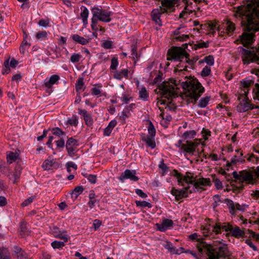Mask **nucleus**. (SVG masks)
Returning <instances> with one entry per match:
<instances>
[{"instance_id":"14","label":"nucleus","mask_w":259,"mask_h":259,"mask_svg":"<svg viewBox=\"0 0 259 259\" xmlns=\"http://www.w3.org/2000/svg\"><path fill=\"white\" fill-rule=\"evenodd\" d=\"M198 144L199 143L187 141L186 143L181 145V149L185 152L193 154Z\"/></svg>"},{"instance_id":"18","label":"nucleus","mask_w":259,"mask_h":259,"mask_svg":"<svg viewBox=\"0 0 259 259\" xmlns=\"http://www.w3.org/2000/svg\"><path fill=\"white\" fill-rule=\"evenodd\" d=\"M60 77L58 75L54 74L52 75L49 79H46L44 85L45 87L48 89L52 88L55 84H57Z\"/></svg>"},{"instance_id":"15","label":"nucleus","mask_w":259,"mask_h":259,"mask_svg":"<svg viewBox=\"0 0 259 259\" xmlns=\"http://www.w3.org/2000/svg\"><path fill=\"white\" fill-rule=\"evenodd\" d=\"M232 229L231 225L227 223L221 224L220 223H216L215 225L212 228V231L215 233V234H219L221 233V230H224L226 232L231 231Z\"/></svg>"},{"instance_id":"6","label":"nucleus","mask_w":259,"mask_h":259,"mask_svg":"<svg viewBox=\"0 0 259 259\" xmlns=\"http://www.w3.org/2000/svg\"><path fill=\"white\" fill-rule=\"evenodd\" d=\"M188 55L187 52L183 48L178 47H172L167 54L168 60H174L182 61L185 57Z\"/></svg>"},{"instance_id":"61","label":"nucleus","mask_w":259,"mask_h":259,"mask_svg":"<svg viewBox=\"0 0 259 259\" xmlns=\"http://www.w3.org/2000/svg\"><path fill=\"white\" fill-rule=\"evenodd\" d=\"M213 181L217 189H221L223 188L222 183L219 179L214 178Z\"/></svg>"},{"instance_id":"10","label":"nucleus","mask_w":259,"mask_h":259,"mask_svg":"<svg viewBox=\"0 0 259 259\" xmlns=\"http://www.w3.org/2000/svg\"><path fill=\"white\" fill-rule=\"evenodd\" d=\"M190 189L191 186L188 185L182 190H178L175 188H172L170 192L173 196H175L176 200L177 201H179L181 199L188 196V194L189 193V190Z\"/></svg>"},{"instance_id":"42","label":"nucleus","mask_w":259,"mask_h":259,"mask_svg":"<svg viewBox=\"0 0 259 259\" xmlns=\"http://www.w3.org/2000/svg\"><path fill=\"white\" fill-rule=\"evenodd\" d=\"M213 202L212 204V207L214 209L219 205L221 202L220 196L219 195H214L212 197Z\"/></svg>"},{"instance_id":"7","label":"nucleus","mask_w":259,"mask_h":259,"mask_svg":"<svg viewBox=\"0 0 259 259\" xmlns=\"http://www.w3.org/2000/svg\"><path fill=\"white\" fill-rule=\"evenodd\" d=\"M257 55L254 50H246L242 48V59L244 64H248L250 62H256L259 64V47L256 50Z\"/></svg>"},{"instance_id":"27","label":"nucleus","mask_w":259,"mask_h":259,"mask_svg":"<svg viewBox=\"0 0 259 259\" xmlns=\"http://www.w3.org/2000/svg\"><path fill=\"white\" fill-rule=\"evenodd\" d=\"M20 235L22 236L28 235L30 232L29 231L26 224L24 222H21L20 224Z\"/></svg>"},{"instance_id":"57","label":"nucleus","mask_w":259,"mask_h":259,"mask_svg":"<svg viewBox=\"0 0 259 259\" xmlns=\"http://www.w3.org/2000/svg\"><path fill=\"white\" fill-rule=\"evenodd\" d=\"M97 22L98 20L93 16V18L92 19L91 27L95 31H97L99 27V25H97Z\"/></svg>"},{"instance_id":"28","label":"nucleus","mask_w":259,"mask_h":259,"mask_svg":"<svg viewBox=\"0 0 259 259\" xmlns=\"http://www.w3.org/2000/svg\"><path fill=\"white\" fill-rule=\"evenodd\" d=\"M230 233L233 236L237 238L243 236L244 234L243 231H241L238 227H236L234 229L232 228Z\"/></svg>"},{"instance_id":"39","label":"nucleus","mask_w":259,"mask_h":259,"mask_svg":"<svg viewBox=\"0 0 259 259\" xmlns=\"http://www.w3.org/2000/svg\"><path fill=\"white\" fill-rule=\"evenodd\" d=\"M64 241H54L51 243V245L54 249H60L62 248L63 247L65 246Z\"/></svg>"},{"instance_id":"48","label":"nucleus","mask_w":259,"mask_h":259,"mask_svg":"<svg viewBox=\"0 0 259 259\" xmlns=\"http://www.w3.org/2000/svg\"><path fill=\"white\" fill-rule=\"evenodd\" d=\"M189 56V55L188 53V55L186 57H185L184 59H185L186 63H187L189 64V65H190V68L192 69L193 68V65L195 64V63L196 62L197 59L194 58L193 59H190L188 58Z\"/></svg>"},{"instance_id":"16","label":"nucleus","mask_w":259,"mask_h":259,"mask_svg":"<svg viewBox=\"0 0 259 259\" xmlns=\"http://www.w3.org/2000/svg\"><path fill=\"white\" fill-rule=\"evenodd\" d=\"M136 174L135 170L126 169L124 172L121 174L119 178V180L123 181L125 179H129L133 181H137L139 180V178L136 176Z\"/></svg>"},{"instance_id":"13","label":"nucleus","mask_w":259,"mask_h":259,"mask_svg":"<svg viewBox=\"0 0 259 259\" xmlns=\"http://www.w3.org/2000/svg\"><path fill=\"white\" fill-rule=\"evenodd\" d=\"M77 142L78 141L72 137L69 138L66 142V149L69 155L71 157H73L75 155V149L78 146Z\"/></svg>"},{"instance_id":"32","label":"nucleus","mask_w":259,"mask_h":259,"mask_svg":"<svg viewBox=\"0 0 259 259\" xmlns=\"http://www.w3.org/2000/svg\"><path fill=\"white\" fill-rule=\"evenodd\" d=\"M207 63L209 66H212L214 64V58L211 55H209L207 56H206L203 59L199 61V64L202 63Z\"/></svg>"},{"instance_id":"53","label":"nucleus","mask_w":259,"mask_h":259,"mask_svg":"<svg viewBox=\"0 0 259 259\" xmlns=\"http://www.w3.org/2000/svg\"><path fill=\"white\" fill-rule=\"evenodd\" d=\"M118 65V61L117 58L114 57L111 59V63L110 69L112 70H116Z\"/></svg>"},{"instance_id":"26","label":"nucleus","mask_w":259,"mask_h":259,"mask_svg":"<svg viewBox=\"0 0 259 259\" xmlns=\"http://www.w3.org/2000/svg\"><path fill=\"white\" fill-rule=\"evenodd\" d=\"M225 202L226 203L229 209L230 213L232 215H235L236 214V212H235V205L234 202L228 198L225 199Z\"/></svg>"},{"instance_id":"21","label":"nucleus","mask_w":259,"mask_h":259,"mask_svg":"<svg viewBox=\"0 0 259 259\" xmlns=\"http://www.w3.org/2000/svg\"><path fill=\"white\" fill-rule=\"evenodd\" d=\"M58 166V163L54 159H46L42 165L44 170H50L53 168H57Z\"/></svg>"},{"instance_id":"54","label":"nucleus","mask_w":259,"mask_h":259,"mask_svg":"<svg viewBox=\"0 0 259 259\" xmlns=\"http://www.w3.org/2000/svg\"><path fill=\"white\" fill-rule=\"evenodd\" d=\"M159 167L161 169L162 173L163 175L168 171V168L167 166V165L164 163L163 160L160 161V163L159 164Z\"/></svg>"},{"instance_id":"23","label":"nucleus","mask_w":259,"mask_h":259,"mask_svg":"<svg viewBox=\"0 0 259 259\" xmlns=\"http://www.w3.org/2000/svg\"><path fill=\"white\" fill-rule=\"evenodd\" d=\"M117 121L115 120H111L108 126L104 130V135L109 136L111 133L113 128L116 126Z\"/></svg>"},{"instance_id":"62","label":"nucleus","mask_w":259,"mask_h":259,"mask_svg":"<svg viewBox=\"0 0 259 259\" xmlns=\"http://www.w3.org/2000/svg\"><path fill=\"white\" fill-rule=\"evenodd\" d=\"M15 257L17 259H27V255L26 253L23 250H22Z\"/></svg>"},{"instance_id":"45","label":"nucleus","mask_w":259,"mask_h":259,"mask_svg":"<svg viewBox=\"0 0 259 259\" xmlns=\"http://www.w3.org/2000/svg\"><path fill=\"white\" fill-rule=\"evenodd\" d=\"M135 202L137 206L148 207V208H150L152 206L151 203L145 201H136Z\"/></svg>"},{"instance_id":"44","label":"nucleus","mask_w":259,"mask_h":259,"mask_svg":"<svg viewBox=\"0 0 259 259\" xmlns=\"http://www.w3.org/2000/svg\"><path fill=\"white\" fill-rule=\"evenodd\" d=\"M18 158V155L16 153L11 152L7 156V160L8 162L10 163H12L14 161H16Z\"/></svg>"},{"instance_id":"12","label":"nucleus","mask_w":259,"mask_h":259,"mask_svg":"<svg viewBox=\"0 0 259 259\" xmlns=\"http://www.w3.org/2000/svg\"><path fill=\"white\" fill-rule=\"evenodd\" d=\"M51 232L55 237L62 239L64 242H67L70 238L65 230H61L56 226L53 227Z\"/></svg>"},{"instance_id":"35","label":"nucleus","mask_w":259,"mask_h":259,"mask_svg":"<svg viewBox=\"0 0 259 259\" xmlns=\"http://www.w3.org/2000/svg\"><path fill=\"white\" fill-rule=\"evenodd\" d=\"M153 138L154 137L148 136L144 139V141H145L147 146L151 147V148H155L156 146L155 142Z\"/></svg>"},{"instance_id":"43","label":"nucleus","mask_w":259,"mask_h":259,"mask_svg":"<svg viewBox=\"0 0 259 259\" xmlns=\"http://www.w3.org/2000/svg\"><path fill=\"white\" fill-rule=\"evenodd\" d=\"M196 135V132L194 130L187 131L185 132L183 135V137L185 138L186 139H192L194 137V136Z\"/></svg>"},{"instance_id":"34","label":"nucleus","mask_w":259,"mask_h":259,"mask_svg":"<svg viewBox=\"0 0 259 259\" xmlns=\"http://www.w3.org/2000/svg\"><path fill=\"white\" fill-rule=\"evenodd\" d=\"M89 10L86 7H84L83 11L80 13V17L82 18L84 24L88 23V18L89 16Z\"/></svg>"},{"instance_id":"24","label":"nucleus","mask_w":259,"mask_h":259,"mask_svg":"<svg viewBox=\"0 0 259 259\" xmlns=\"http://www.w3.org/2000/svg\"><path fill=\"white\" fill-rule=\"evenodd\" d=\"M72 38L74 41L82 45H85L89 42V39H87L83 37L80 36L78 34H73L72 35Z\"/></svg>"},{"instance_id":"55","label":"nucleus","mask_w":259,"mask_h":259,"mask_svg":"<svg viewBox=\"0 0 259 259\" xmlns=\"http://www.w3.org/2000/svg\"><path fill=\"white\" fill-rule=\"evenodd\" d=\"M4 66L5 68L3 69V74H8L10 72V68L9 66V59H7L4 62Z\"/></svg>"},{"instance_id":"36","label":"nucleus","mask_w":259,"mask_h":259,"mask_svg":"<svg viewBox=\"0 0 259 259\" xmlns=\"http://www.w3.org/2000/svg\"><path fill=\"white\" fill-rule=\"evenodd\" d=\"M210 99V96H206L205 97L202 98L199 101L198 106L200 108H204L208 104Z\"/></svg>"},{"instance_id":"4","label":"nucleus","mask_w":259,"mask_h":259,"mask_svg":"<svg viewBox=\"0 0 259 259\" xmlns=\"http://www.w3.org/2000/svg\"><path fill=\"white\" fill-rule=\"evenodd\" d=\"M199 252H205L209 259H229L231 253L226 244L220 243L210 245L202 241L197 245Z\"/></svg>"},{"instance_id":"56","label":"nucleus","mask_w":259,"mask_h":259,"mask_svg":"<svg viewBox=\"0 0 259 259\" xmlns=\"http://www.w3.org/2000/svg\"><path fill=\"white\" fill-rule=\"evenodd\" d=\"M189 38V35L187 34L180 35L175 37V39L180 41H184L187 40Z\"/></svg>"},{"instance_id":"19","label":"nucleus","mask_w":259,"mask_h":259,"mask_svg":"<svg viewBox=\"0 0 259 259\" xmlns=\"http://www.w3.org/2000/svg\"><path fill=\"white\" fill-rule=\"evenodd\" d=\"M78 113L83 117V119L88 126H90L93 125V119L91 115L86 110L78 109Z\"/></svg>"},{"instance_id":"8","label":"nucleus","mask_w":259,"mask_h":259,"mask_svg":"<svg viewBox=\"0 0 259 259\" xmlns=\"http://www.w3.org/2000/svg\"><path fill=\"white\" fill-rule=\"evenodd\" d=\"M92 13L93 16L97 20L104 22H109L111 20L110 18L112 15L111 12L94 7L92 10Z\"/></svg>"},{"instance_id":"51","label":"nucleus","mask_w":259,"mask_h":259,"mask_svg":"<svg viewBox=\"0 0 259 259\" xmlns=\"http://www.w3.org/2000/svg\"><path fill=\"white\" fill-rule=\"evenodd\" d=\"M52 133L54 135H56L58 136H61L62 135H65V133L63 132L60 128L59 127H55L52 129Z\"/></svg>"},{"instance_id":"64","label":"nucleus","mask_w":259,"mask_h":259,"mask_svg":"<svg viewBox=\"0 0 259 259\" xmlns=\"http://www.w3.org/2000/svg\"><path fill=\"white\" fill-rule=\"evenodd\" d=\"M112 45V42L110 40H106L105 41L102 45V46L106 49H109L111 48Z\"/></svg>"},{"instance_id":"47","label":"nucleus","mask_w":259,"mask_h":259,"mask_svg":"<svg viewBox=\"0 0 259 259\" xmlns=\"http://www.w3.org/2000/svg\"><path fill=\"white\" fill-rule=\"evenodd\" d=\"M204 26H207V27L210 29V33L213 34L214 32H215V29L217 28V23H208L207 24L204 25ZM203 26H204L203 25H200L201 29H202Z\"/></svg>"},{"instance_id":"63","label":"nucleus","mask_w":259,"mask_h":259,"mask_svg":"<svg viewBox=\"0 0 259 259\" xmlns=\"http://www.w3.org/2000/svg\"><path fill=\"white\" fill-rule=\"evenodd\" d=\"M88 180L92 184H95L97 182V176L94 175H90L87 177Z\"/></svg>"},{"instance_id":"5","label":"nucleus","mask_w":259,"mask_h":259,"mask_svg":"<svg viewBox=\"0 0 259 259\" xmlns=\"http://www.w3.org/2000/svg\"><path fill=\"white\" fill-rule=\"evenodd\" d=\"M233 178L239 180L241 183H244L246 185H253L255 184L257 180L253 175V171L252 169H245L237 173L236 171H234L232 173Z\"/></svg>"},{"instance_id":"59","label":"nucleus","mask_w":259,"mask_h":259,"mask_svg":"<svg viewBox=\"0 0 259 259\" xmlns=\"http://www.w3.org/2000/svg\"><path fill=\"white\" fill-rule=\"evenodd\" d=\"M242 86L244 89L242 93H244V91H245L247 92H248V88L250 85L251 82L250 81L246 80L241 82Z\"/></svg>"},{"instance_id":"50","label":"nucleus","mask_w":259,"mask_h":259,"mask_svg":"<svg viewBox=\"0 0 259 259\" xmlns=\"http://www.w3.org/2000/svg\"><path fill=\"white\" fill-rule=\"evenodd\" d=\"M47 32L46 31H41L38 32L36 35L37 39H46L47 38Z\"/></svg>"},{"instance_id":"11","label":"nucleus","mask_w":259,"mask_h":259,"mask_svg":"<svg viewBox=\"0 0 259 259\" xmlns=\"http://www.w3.org/2000/svg\"><path fill=\"white\" fill-rule=\"evenodd\" d=\"M164 13H167V10L165 8H162L161 7L153 10L151 13V17L152 20L159 26H161L162 22L160 19V16Z\"/></svg>"},{"instance_id":"33","label":"nucleus","mask_w":259,"mask_h":259,"mask_svg":"<svg viewBox=\"0 0 259 259\" xmlns=\"http://www.w3.org/2000/svg\"><path fill=\"white\" fill-rule=\"evenodd\" d=\"M137 47L135 44H132L131 46V58L135 60V63L138 60V54L137 52Z\"/></svg>"},{"instance_id":"30","label":"nucleus","mask_w":259,"mask_h":259,"mask_svg":"<svg viewBox=\"0 0 259 259\" xmlns=\"http://www.w3.org/2000/svg\"><path fill=\"white\" fill-rule=\"evenodd\" d=\"M0 259H10V255L7 248L0 247Z\"/></svg>"},{"instance_id":"3","label":"nucleus","mask_w":259,"mask_h":259,"mask_svg":"<svg viewBox=\"0 0 259 259\" xmlns=\"http://www.w3.org/2000/svg\"><path fill=\"white\" fill-rule=\"evenodd\" d=\"M173 172L174 176L177 179L178 185L185 186V183H186L191 186L189 194L200 190H204L203 187L211 185V182L209 178L197 179L196 177H194L193 174L189 172H186L185 176H183L177 170H174Z\"/></svg>"},{"instance_id":"9","label":"nucleus","mask_w":259,"mask_h":259,"mask_svg":"<svg viewBox=\"0 0 259 259\" xmlns=\"http://www.w3.org/2000/svg\"><path fill=\"white\" fill-rule=\"evenodd\" d=\"M238 99L240 101L237 106V110L238 112H244L253 108L247 98L246 91H244V93H241Z\"/></svg>"},{"instance_id":"60","label":"nucleus","mask_w":259,"mask_h":259,"mask_svg":"<svg viewBox=\"0 0 259 259\" xmlns=\"http://www.w3.org/2000/svg\"><path fill=\"white\" fill-rule=\"evenodd\" d=\"M101 85L98 87H94L92 89V94L93 95L97 96L101 93Z\"/></svg>"},{"instance_id":"40","label":"nucleus","mask_w":259,"mask_h":259,"mask_svg":"<svg viewBox=\"0 0 259 259\" xmlns=\"http://www.w3.org/2000/svg\"><path fill=\"white\" fill-rule=\"evenodd\" d=\"M192 12L193 11L189 10L187 6L185 7L183 11L180 14L179 18L186 19L188 17V14H190L192 13Z\"/></svg>"},{"instance_id":"20","label":"nucleus","mask_w":259,"mask_h":259,"mask_svg":"<svg viewBox=\"0 0 259 259\" xmlns=\"http://www.w3.org/2000/svg\"><path fill=\"white\" fill-rule=\"evenodd\" d=\"M177 0H162L161 4L163 7V8H165L167 10V13L169 10L170 11L173 12L175 10L174 7L176 4Z\"/></svg>"},{"instance_id":"29","label":"nucleus","mask_w":259,"mask_h":259,"mask_svg":"<svg viewBox=\"0 0 259 259\" xmlns=\"http://www.w3.org/2000/svg\"><path fill=\"white\" fill-rule=\"evenodd\" d=\"M139 97L143 101H147L149 98V93L145 87L142 88L139 91Z\"/></svg>"},{"instance_id":"41","label":"nucleus","mask_w":259,"mask_h":259,"mask_svg":"<svg viewBox=\"0 0 259 259\" xmlns=\"http://www.w3.org/2000/svg\"><path fill=\"white\" fill-rule=\"evenodd\" d=\"M148 123H149V125L148 127V133L150 136L154 137L155 135V133H156V131L154 128V126L151 121L149 120Z\"/></svg>"},{"instance_id":"25","label":"nucleus","mask_w":259,"mask_h":259,"mask_svg":"<svg viewBox=\"0 0 259 259\" xmlns=\"http://www.w3.org/2000/svg\"><path fill=\"white\" fill-rule=\"evenodd\" d=\"M236 152L238 153L239 152V156H234L233 158H232L231 161L230 163H228V165L229 166H231L232 164H235L237 163V162H243L245 160L243 159L241 157L243 155V153L242 152H240L239 150H236Z\"/></svg>"},{"instance_id":"1","label":"nucleus","mask_w":259,"mask_h":259,"mask_svg":"<svg viewBox=\"0 0 259 259\" xmlns=\"http://www.w3.org/2000/svg\"><path fill=\"white\" fill-rule=\"evenodd\" d=\"M244 32L235 40L237 44L249 46L254 40V33L259 31V0H252L238 10Z\"/></svg>"},{"instance_id":"49","label":"nucleus","mask_w":259,"mask_h":259,"mask_svg":"<svg viewBox=\"0 0 259 259\" xmlns=\"http://www.w3.org/2000/svg\"><path fill=\"white\" fill-rule=\"evenodd\" d=\"M81 58V56L78 54H73L70 57V61L72 63H76L79 61Z\"/></svg>"},{"instance_id":"38","label":"nucleus","mask_w":259,"mask_h":259,"mask_svg":"<svg viewBox=\"0 0 259 259\" xmlns=\"http://www.w3.org/2000/svg\"><path fill=\"white\" fill-rule=\"evenodd\" d=\"M21 174V168L20 166H17L15 168V171L14 172L13 174V176L14 177V181L13 183H15L17 182V180L19 179L20 176Z\"/></svg>"},{"instance_id":"46","label":"nucleus","mask_w":259,"mask_h":259,"mask_svg":"<svg viewBox=\"0 0 259 259\" xmlns=\"http://www.w3.org/2000/svg\"><path fill=\"white\" fill-rule=\"evenodd\" d=\"M211 72V69L210 66H206L202 70L201 75L203 77L208 76Z\"/></svg>"},{"instance_id":"22","label":"nucleus","mask_w":259,"mask_h":259,"mask_svg":"<svg viewBox=\"0 0 259 259\" xmlns=\"http://www.w3.org/2000/svg\"><path fill=\"white\" fill-rule=\"evenodd\" d=\"M129 71L127 69H124L120 71H116L114 72L113 76L115 78L121 80L123 77L127 78Z\"/></svg>"},{"instance_id":"17","label":"nucleus","mask_w":259,"mask_h":259,"mask_svg":"<svg viewBox=\"0 0 259 259\" xmlns=\"http://www.w3.org/2000/svg\"><path fill=\"white\" fill-rule=\"evenodd\" d=\"M173 225L174 222L171 220L165 219L163 220L161 224H157V226L159 231L164 232L172 227Z\"/></svg>"},{"instance_id":"2","label":"nucleus","mask_w":259,"mask_h":259,"mask_svg":"<svg viewBox=\"0 0 259 259\" xmlns=\"http://www.w3.org/2000/svg\"><path fill=\"white\" fill-rule=\"evenodd\" d=\"M179 84L184 90L185 97L188 98L189 103H195L204 92V88L197 80L191 79L182 82L180 80L170 79L167 82H163L158 88L162 96L169 99L177 96Z\"/></svg>"},{"instance_id":"58","label":"nucleus","mask_w":259,"mask_h":259,"mask_svg":"<svg viewBox=\"0 0 259 259\" xmlns=\"http://www.w3.org/2000/svg\"><path fill=\"white\" fill-rule=\"evenodd\" d=\"M227 26L226 30L228 32H231L235 30V24L234 23H233L232 22H231L230 21H228L227 23Z\"/></svg>"},{"instance_id":"52","label":"nucleus","mask_w":259,"mask_h":259,"mask_svg":"<svg viewBox=\"0 0 259 259\" xmlns=\"http://www.w3.org/2000/svg\"><path fill=\"white\" fill-rule=\"evenodd\" d=\"M67 123L71 125L75 126H77L78 123L77 118L76 116H73L71 118H69L67 120Z\"/></svg>"},{"instance_id":"31","label":"nucleus","mask_w":259,"mask_h":259,"mask_svg":"<svg viewBox=\"0 0 259 259\" xmlns=\"http://www.w3.org/2000/svg\"><path fill=\"white\" fill-rule=\"evenodd\" d=\"M83 187L81 186L75 187L71 193L72 197L76 198L83 192Z\"/></svg>"},{"instance_id":"37","label":"nucleus","mask_w":259,"mask_h":259,"mask_svg":"<svg viewBox=\"0 0 259 259\" xmlns=\"http://www.w3.org/2000/svg\"><path fill=\"white\" fill-rule=\"evenodd\" d=\"M84 85L83 82V78L82 77L78 78L75 83V89L76 91L77 92H79L81 91H83V87Z\"/></svg>"}]
</instances>
